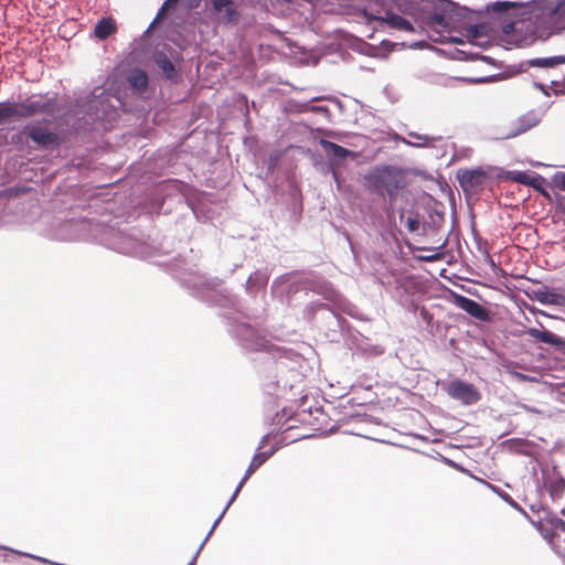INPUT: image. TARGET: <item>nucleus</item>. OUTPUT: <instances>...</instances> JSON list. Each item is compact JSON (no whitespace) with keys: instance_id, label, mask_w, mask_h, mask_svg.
Instances as JSON below:
<instances>
[{"instance_id":"6","label":"nucleus","mask_w":565,"mask_h":565,"mask_svg":"<svg viewBox=\"0 0 565 565\" xmlns=\"http://www.w3.org/2000/svg\"><path fill=\"white\" fill-rule=\"evenodd\" d=\"M25 132L28 137L42 148H52L60 145V137L57 134L40 126H26Z\"/></svg>"},{"instance_id":"17","label":"nucleus","mask_w":565,"mask_h":565,"mask_svg":"<svg viewBox=\"0 0 565 565\" xmlns=\"http://www.w3.org/2000/svg\"><path fill=\"white\" fill-rule=\"evenodd\" d=\"M427 22L430 26H446V17L441 12H433L427 17Z\"/></svg>"},{"instance_id":"27","label":"nucleus","mask_w":565,"mask_h":565,"mask_svg":"<svg viewBox=\"0 0 565 565\" xmlns=\"http://www.w3.org/2000/svg\"><path fill=\"white\" fill-rule=\"evenodd\" d=\"M553 536H554V533H553V532H551V533H550V532L544 533V537H545L546 540H548L550 542L552 541Z\"/></svg>"},{"instance_id":"7","label":"nucleus","mask_w":565,"mask_h":565,"mask_svg":"<svg viewBox=\"0 0 565 565\" xmlns=\"http://www.w3.org/2000/svg\"><path fill=\"white\" fill-rule=\"evenodd\" d=\"M452 302L455 306L480 321H488L490 319L488 309L473 299L462 295L454 294Z\"/></svg>"},{"instance_id":"21","label":"nucleus","mask_w":565,"mask_h":565,"mask_svg":"<svg viewBox=\"0 0 565 565\" xmlns=\"http://www.w3.org/2000/svg\"><path fill=\"white\" fill-rule=\"evenodd\" d=\"M553 183L554 185L565 192V172H557L553 177Z\"/></svg>"},{"instance_id":"31","label":"nucleus","mask_w":565,"mask_h":565,"mask_svg":"<svg viewBox=\"0 0 565 565\" xmlns=\"http://www.w3.org/2000/svg\"><path fill=\"white\" fill-rule=\"evenodd\" d=\"M179 0H168V3H171L172 6H174Z\"/></svg>"},{"instance_id":"2","label":"nucleus","mask_w":565,"mask_h":565,"mask_svg":"<svg viewBox=\"0 0 565 565\" xmlns=\"http://www.w3.org/2000/svg\"><path fill=\"white\" fill-rule=\"evenodd\" d=\"M17 117H32L38 114L53 115L56 110V100L54 98L28 99L18 106H14Z\"/></svg>"},{"instance_id":"16","label":"nucleus","mask_w":565,"mask_h":565,"mask_svg":"<svg viewBox=\"0 0 565 565\" xmlns=\"http://www.w3.org/2000/svg\"><path fill=\"white\" fill-rule=\"evenodd\" d=\"M156 62L159 65V67L163 71V73L166 74V76L168 78H172L173 76H175V74H177L175 67H174L173 63L166 55H159L156 58Z\"/></svg>"},{"instance_id":"13","label":"nucleus","mask_w":565,"mask_h":565,"mask_svg":"<svg viewBox=\"0 0 565 565\" xmlns=\"http://www.w3.org/2000/svg\"><path fill=\"white\" fill-rule=\"evenodd\" d=\"M127 79H128L129 85L134 89H136L138 93L145 92L148 86V76H147L146 72H143L142 70H139V68H135V70L130 71Z\"/></svg>"},{"instance_id":"11","label":"nucleus","mask_w":565,"mask_h":565,"mask_svg":"<svg viewBox=\"0 0 565 565\" xmlns=\"http://www.w3.org/2000/svg\"><path fill=\"white\" fill-rule=\"evenodd\" d=\"M320 145H321L322 149L326 151V153L330 157L340 158V159H345L348 157H354L353 151H351L340 145H337L332 141L321 139Z\"/></svg>"},{"instance_id":"34","label":"nucleus","mask_w":565,"mask_h":565,"mask_svg":"<svg viewBox=\"0 0 565 565\" xmlns=\"http://www.w3.org/2000/svg\"><path fill=\"white\" fill-rule=\"evenodd\" d=\"M225 509H227V507H226ZM225 511H226V510L222 511V513H221V518H222V516H224Z\"/></svg>"},{"instance_id":"18","label":"nucleus","mask_w":565,"mask_h":565,"mask_svg":"<svg viewBox=\"0 0 565 565\" xmlns=\"http://www.w3.org/2000/svg\"><path fill=\"white\" fill-rule=\"evenodd\" d=\"M443 247H444V244L438 248L420 247L419 249H422V250H427V252H433V253L430 254V256H420L419 259L425 260V262H430V263L443 259L444 253L436 252V249H441Z\"/></svg>"},{"instance_id":"26","label":"nucleus","mask_w":565,"mask_h":565,"mask_svg":"<svg viewBox=\"0 0 565 565\" xmlns=\"http://www.w3.org/2000/svg\"><path fill=\"white\" fill-rule=\"evenodd\" d=\"M268 439H269V435H266L263 437V439L260 440L259 449L265 447V445L268 443Z\"/></svg>"},{"instance_id":"30","label":"nucleus","mask_w":565,"mask_h":565,"mask_svg":"<svg viewBox=\"0 0 565 565\" xmlns=\"http://www.w3.org/2000/svg\"><path fill=\"white\" fill-rule=\"evenodd\" d=\"M559 527L565 531V522L563 520L558 521Z\"/></svg>"},{"instance_id":"22","label":"nucleus","mask_w":565,"mask_h":565,"mask_svg":"<svg viewBox=\"0 0 565 565\" xmlns=\"http://www.w3.org/2000/svg\"><path fill=\"white\" fill-rule=\"evenodd\" d=\"M409 137L416 139L417 142L414 143L415 146H425L429 141L428 137L419 136V135L414 134V132H411Z\"/></svg>"},{"instance_id":"12","label":"nucleus","mask_w":565,"mask_h":565,"mask_svg":"<svg viewBox=\"0 0 565 565\" xmlns=\"http://www.w3.org/2000/svg\"><path fill=\"white\" fill-rule=\"evenodd\" d=\"M117 31L116 22L113 18H103L97 22L94 34L99 40H106Z\"/></svg>"},{"instance_id":"3","label":"nucleus","mask_w":565,"mask_h":565,"mask_svg":"<svg viewBox=\"0 0 565 565\" xmlns=\"http://www.w3.org/2000/svg\"><path fill=\"white\" fill-rule=\"evenodd\" d=\"M447 394L465 405H472L480 401V392L470 383L461 380L451 381L446 388Z\"/></svg>"},{"instance_id":"15","label":"nucleus","mask_w":565,"mask_h":565,"mask_svg":"<svg viewBox=\"0 0 565 565\" xmlns=\"http://www.w3.org/2000/svg\"><path fill=\"white\" fill-rule=\"evenodd\" d=\"M513 180L525 185L535 186V183H543L545 180L541 175H530L525 172H518Z\"/></svg>"},{"instance_id":"4","label":"nucleus","mask_w":565,"mask_h":565,"mask_svg":"<svg viewBox=\"0 0 565 565\" xmlns=\"http://www.w3.org/2000/svg\"><path fill=\"white\" fill-rule=\"evenodd\" d=\"M457 179L465 192H478L483 189L489 174L481 168L465 169L457 172Z\"/></svg>"},{"instance_id":"32","label":"nucleus","mask_w":565,"mask_h":565,"mask_svg":"<svg viewBox=\"0 0 565 565\" xmlns=\"http://www.w3.org/2000/svg\"><path fill=\"white\" fill-rule=\"evenodd\" d=\"M508 28H511V25H507L503 30L504 32H509Z\"/></svg>"},{"instance_id":"23","label":"nucleus","mask_w":565,"mask_h":565,"mask_svg":"<svg viewBox=\"0 0 565 565\" xmlns=\"http://www.w3.org/2000/svg\"><path fill=\"white\" fill-rule=\"evenodd\" d=\"M536 191H539L545 199L547 200H552L551 198V194L548 193V191H546L543 186H542V183H535V186H533Z\"/></svg>"},{"instance_id":"28","label":"nucleus","mask_w":565,"mask_h":565,"mask_svg":"<svg viewBox=\"0 0 565 565\" xmlns=\"http://www.w3.org/2000/svg\"><path fill=\"white\" fill-rule=\"evenodd\" d=\"M416 225H417V222H416V221H409V228H411L412 231H414V230H415Z\"/></svg>"},{"instance_id":"20","label":"nucleus","mask_w":565,"mask_h":565,"mask_svg":"<svg viewBox=\"0 0 565 565\" xmlns=\"http://www.w3.org/2000/svg\"><path fill=\"white\" fill-rule=\"evenodd\" d=\"M515 3L509 1H498L492 4V10L495 12H505L508 9L513 8Z\"/></svg>"},{"instance_id":"9","label":"nucleus","mask_w":565,"mask_h":565,"mask_svg":"<svg viewBox=\"0 0 565 565\" xmlns=\"http://www.w3.org/2000/svg\"><path fill=\"white\" fill-rule=\"evenodd\" d=\"M212 9L215 13L220 14L222 21L226 23H237L239 20V12L233 0H210Z\"/></svg>"},{"instance_id":"19","label":"nucleus","mask_w":565,"mask_h":565,"mask_svg":"<svg viewBox=\"0 0 565 565\" xmlns=\"http://www.w3.org/2000/svg\"><path fill=\"white\" fill-rule=\"evenodd\" d=\"M14 114H15L14 106L1 105L0 106V122L4 119L13 117Z\"/></svg>"},{"instance_id":"35","label":"nucleus","mask_w":565,"mask_h":565,"mask_svg":"<svg viewBox=\"0 0 565 565\" xmlns=\"http://www.w3.org/2000/svg\"><path fill=\"white\" fill-rule=\"evenodd\" d=\"M563 514H565V510L563 511Z\"/></svg>"},{"instance_id":"33","label":"nucleus","mask_w":565,"mask_h":565,"mask_svg":"<svg viewBox=\"0 0 565 565\" xmlns=\"http://www.w3.org/2000/svg\"><path fill=\"white\" fill-rule=\"evenodd\" d=\"M225 509H227V507H226ZM225 511H226V510L222 511V513H221V518H222V516H224Z\"/></svg>"},{"instance_id":"10","label":"nucleus","mask_w":565,"mask_h":565,"mask_svg":"<svg viewBox=\"0 0 565 565\" xmlns=\"http://www.w3.org/2000/svg\"><path fill=\"white\" fill-rule=\"evenodd\" d=\"M565 63V55H556L551 57H536L527 60L524 65L527 67L554 68Z\"/></svg>"},{"instance_id":"24","label":"nucleus","mask_w":565,"mask_h":565,"mask_svg":"<svg viewBox=\"0 0 565 565\" xmlns=\"http://www.w3.org/2000/svg\"><path fill=\"white\" fill-rule=\"evenodd\" d=\"M171 7H172V4L168 3V0H166L158 12L157 19L161 18L168 11V9Z\"/></svg>"},{"instance_id":"29","label":"nucleus","mask_w":565,"mask_h":565,"mask_svg":"<svg viewBox=\"0 0 565 565\" xmlns=\"http://www.w3.org/2000/svg\"><path fill=\"white\" fill-rule=\"evenodd\" d=\"M534 125H535V124L527 125L526 127L522 128V129L520 130V132H524V131H526L527 129H530V128H531V127H533Z\"/></svg>"},{"instance_id":"1","label":"nucleus","mask_w":565,"mask_h":565,"mask_svg":"<svg viewBox=\"0 0 565 565\" xmlns=\"http://www.w3.org/2000/svg\"><path fill=\"white\" fill-rule=\"evenodd\" d=\"M364 180L369 190L382 196L387 195L391 202L407 185L405 170L390 164L375 167Z\"/></svg>"},{"instance_id":"25","label":"nucleus","mask_w":565,"mask_h":565,"mask_svg":"<svg viewBox=\"0 0 565 565\" xmlns=\"http://www.w3.org/2000/svg\"><path fill=\"white\" fill-rule=\"evenodd\" d=\"M201 1H202V0H189L188 7H189L190 9H195V8H198V7H199V4H200V2H201Z\"/></svg>"},{"instance_id":"5","label":"nucleus","mask_w":565,"mask_h":565,"mask_svg":"<svg viewBox=\"0 0 565 565\" xmlns=\"http://www.w3.org/2000/svg\"><path fill=\"white\" fill-rule=\"evenodd\" d=\"M364 15L369 21L385 23L391 29L405 32H414L413 24L405 18L394 13L391 9L386 10L384 15L369 13L367 11H364Z\"/></svg>"},{"instance_id":"36","label":"nucleus","mask_w":565,"mask_h":565,"mask_svg":"<svg viewBox=\"0 0 565 565\" xmlns=\"http://www.w3.org/2000/svg\"><path fill=\"white\" fill-rule=\"evenodd\" d=\"M563 514H565V510L563 511Z\"/></svg>"},{"instance_id":"14","label":"nucleus","mask_w":565,"mask_h":565,"mask_svg":"<svg viewBox=\"0 0 565 565\" xmlns=\"http://www.w3.org/2000/svg\"><path fill=\"white\" fill-rule=\"evenodd\" d=\"M529 334L547 344H555L558 342L556 335L548 330L530 329Z\"/></svg>"},{"instance_id":"8","label":"nucleus","mask_w":565,"mask_h":565,"mask_svg":"<svg viewBox=\"0 0 565 565\" xmlns=\"http://www.w3.org/2000/svg\"><path fill=\"white\" fill-rule=\"evenodd\" d=\"M276 451V448H271L268 451H258L254 455L246 472L238 486L236 487L227 507L235 500L238 492L242 490L244 483L250 478V476L265 462L267 461Z\"/></svg>"}]
</instances>
